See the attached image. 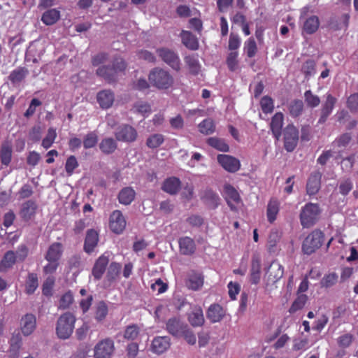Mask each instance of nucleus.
Here are the masks:
<instances>
[{
    "mask_svg": "<svg viewBox=\"0 0 358 358\" xmlns=\"http://www.w3.org/2000/svg\"><path fill=\"white\" fill-rule=\"evenodd\" d=\"M245 50L248 57H253L257 50V44L254 38H250L245 43Z\"/></svg>",
    "mask_w": 358,
    "mask_h": 358,
    "instance_id": "59",
    "label": "nucleus"
},
{
    "mask_svg": "<svg viewBox=\"0 0 358 358\" xmlns=\"http://www.w3.org/2000/svg\"><path fill=\"white\" fill-rule=\"evenodd\" d=\"M36 327V319L33 314H26L20 320V329L24 336L31 334Z\"/></svg>",
    "mask_w": 358,
    "mask_h": 358,
    "instance_id": "13",
    "label": "nucleus"
},
{
    "mask_svg": "<svg viewBox=\"0 0 358 358\" xmlns=\"http://www.w3.org/2000/svg\"><path fill=\"white\" fill-rule=\"evenodd\" d=\"M157 52L162 60L173 70H180V60L176 52L167 48H161L157 50Z\"/></svg>",
    "mask_w": 358,
    "mask_h": 358,
    "instance_id": "5",
    "label": "nucleus"
},
{
    "mask_svg": "<svg viewBox=\"0 0 358 358\" xmlns=\"http://www.w3.org/2000/svg\"><path fill=\"white\" fill-rule=\"evenodd\" d=\"M324 233L320 229H315L304 239L302 244L303 252L310 255L319 249L324 242Z\"/></svg>",
    "mask_w": 358,
    "mask_h": 358,
    "instance_id": "4",
    "label": "nucleus"
},
{
    "mask_svg": "<svg viewBox=\"0 0 358 358\" xmlns=\"http://www.w3.org/2000/svg\"><path fill=\"white\" fill-rule=\"evenodd\" d=\"M250 278L252 284L257 285L260 281L261 260L258 255H253L251 261Z\"/></svg>",
    "mask_w": 358,
    "mask_h": 358,
    "instance_id": "20",
    "label": "nucleus"
},
{
    "mask_svg": "<svg viewBox=\"0 0 358 358\" xmlns=\"http://www.w3.org/2000/svg\"><path fill=\"white\" fill-rule=\"evenodd\" d=\"M28 248L25 245H20L15 252L17 262H24L28 256Z\"/></svg>",
    "mask_w": 358,
    "mask_h": 358,
    "instance_id": "64",
    "label": "nucleus"
},
{
    "mask_svg": "<svg viewBox=\"0 0 358 358\" xmlns=\"http://www.w3.org/2000/svg\"><path fill=\"white\" fill-rule=\"evenodd\" d=\"M57 136L56 129L54 127H50L48 129L45 138L42 140L41 145L43 148L46 150L50 148L54 143Z\"/></svg>",
    "mask_w": 358,
    "mask_h": 358,
    "instance_id": "41",
    "label": "nucleus"
},
{
    "mask_svg": "<svg viewBox=\"0 0 358 358\" xmlns=\"http://www.w3.org/2000/svg\"><path fill=\"white\" fill-rule=\"evenodd\" d=\"M136 192L134 189L131 187H126L120 190L117 199L120 203L127 206L134 200Z\"/></svg>",
    "mask_w": 358,
    "mask_h": 358,
    "instance_id": "29",
    "label": "nucleus"
},
{
    "mask_svg": "<svg viewBox=\"0 0 358 358\" xmlns=\"http://www.w3.org/2000/svg\"><path fill=\"white\" fill-rule=\"evenodd\" d=\"M43 128L40 125L34 126L29 132V138L34 142H38L41 140Z\"/></svg>",
    "mask_w": 358,
    "mask_h": 358,
    "instance_id": "55",
    "label": "nucleus"
},
{
    "mask_svg": "<svg viewBox=\"0 0 358 358\" xmlns=\"http://www.w3.org/2000/svg\"><path fill=\"white\" fill-rule=\"evenodd\" d=\"M112 354V341L106 339L99 342L94 349L95 358H110Z\"/></svg>",
    "mask_w": 358,
    "mask_h": 358,
    "instance_id": "14",
    "label": "nucleus"
},
{
    "mask_svg": "<svg viewBox=\"0 0 358 358\" xmlns=\"http://www.w3.org/2000/svg\"><path fill=\"white\" fill-rule=\"evenodd\" d=\"M60 18V11L56 8H51L43 13L41 21L46 25L56 23Z\"/></svg>",
    "mask_w": 358,
    "mask_h": 358,
    "instance_id": "33",
    "label": "nucleus"
},
{
    "mask_svg": "<svg viewBox=\"0 0 358 358\" xmlns=\"http://www.w3.org/2000/svg\"><path fill=\"white\" fill-rule=\"evenodd\" d=\"M38 286V279L37 275L34 273H29L25 284L26 293L28 294H33L37 289Z\"/></svg>",
    "mask_w": 358,
    "mask_h": 358,
    "instance_id": "40",
    "label": "nucleus"
},
{
    "mask_svg": "<svg viewBox=\"0 0 358 358\" xmlns=\"http://www.w3.org/2000/svg\"><path fill=\"white\" fill-rule=\"evenodd\" d=\"M63 254V245L61 243L55 242L51 244L45 255L47 261L59 262Z\"/></svg>",
    "mask_w": 358,
    "mask_h": 358,
    "instance_id": "19",
    "label": "nucleus"
},
{
    "mask_svg": "<svg viewBox=\"0 0 358 358\" xmlns=\"http://www.w3.org/2000/svg\"><path fill=\"white\" fill-rule=\"evenodd\" d=\"M127 64L124 59L120 57L113 58V80L115 75L122 76L125 75Z\"/></svg>",
    "mask_w": 358,
    "mask_h": 358,
    "instance_id": "34",
    "label": "nucleus"
},
{
    "mask_svg": "<svg viewBox=\"0 0 358 358\" xmlns=\"http://www.w3.org/2000/svg\"><path fill=\"white\" fill-rule=\"evenodd\" d=\"M26 76V71L22 69H19L12 71L9 76V79L13 84L20 83Z\"/></svg>",
    "mask_w": 358,
    "mask_h": 358,
    "instance_id": "53",
    "label": "nucleus"
},
{
    "mask_svg": "<svg viewBox=\"0 0 358 358\" xmlns=\"http://www.w3.org/2000/svg\"><path fill=\"white\" fill-rule=\"evenodd\" d=\"M308 297L306 294H301L294 301L291 307L289 308V312L294 313L299 310H301L305 306L307 301Z\"/></svg>",
    "mask_w": 358,
    "mask_h": 358,
    "instance_id": "47",
    "label": "nucleus"
},
{
    "mask_svg": "<svg viewBox=\"0 0 358 358\" xmlns=\"http://www.w3.org/2000/svg\"><path fill=\"white\" fill-rule=\"evenodd\" d=\"M135 112L141 114L143 116H148L151 113V106L145 102H138L134 107Z\"/></svg>",
    "mask_w": 358,
    "mask_h": 358,
    "instance_id": "54",
    "label": "nucleus"
},
{
    "mask_svg": "<svg viewBox=\"0 0 358 358\" xmlns=\"http://www.w3.org/2000/svg\"><path fill=\"white\" fill-rule=\"evenodd\" d=\"M185 62L189 67V72L193 75H197L201 70V65L197 56L189 55L185 57Z\"/></svg>",
    "mask_w": 358,
    "mask_h": 358,
    "instance_id": "38",
    "label": "nucleus"
},
{
    "mask_svg": "<svg viewBox=\"0 0 358 358\" xmlns=\"http://www.w3.org/2000/svg\"><path fill=\"white\" fill-rule=\"evenodd\" d=\"M169 346V338L166 336L155 338L152 343V351L159 355L165 352Z\"/></svg>",
    "mask_w": 358,
    "mask_h": 358,
    "instance_id": "31",
    "label": "nucleus"
},
{
    "mask_svg": "<svg viewBox=\"0 0 358 358\" xmlns=\"http://www.w3.org/2000/svg\"><path fill=\"white\" fill-rule=\"evenodd\" d=\"M303 102L300 99H294L291 101L289 106V111L291 116L296 117L299 116L303 110Z\"/></svg>",
    "mask_w": 358,
    "mask_h": 358,
    "instance_id": "43",
    "label": "nucleus"
},
{
    "mask_svg": "<svg viewBox=\"0 0 358 358\" xmlns=\"http://www.w3.org/2000/svg\"><path fill=\"white\" fill-rule=\"evenodd\" d=\"M322 173L320 171H315L310 176L306 184V191L308 194H315L320 188Z\"/></svg>",
    "mask_w": 358,
    "mask_h": 358,
    "instance_id": "18",
    "label": "nucleus"
},
{
    "mask_svg": "<svg viewBox=\"0 0 358 358\" xmlns=\"http://www.w3.org/2000/svg\"><path fill=\"white\" fill-rule=\"evenodd\" d=\"M203 285V276L199 272L192 271L188 275L187 286L193 290L199 289Z\"/></svg>",
    "mask_w": 358,
    "mask_h": 358,
    "instance_id": "25",
    "label": "nucleus"
},
{
    "mask_svg": "<svg viewBox=\"0 0 358 358\" xmlns=\"http://www.w3.org/2000/svg\"><path fill=\"white\" fill-rule=\"evenodd\" d=\"M180 252L183 255H192L195 252L194 241L188 236L182 237L178 241Z\"/></svg>",
    "mask_w": 358,
    "mask_h": 358,
    "instance_id": "21",
    "label": "nucleus"
},
{
    "mask_svg": "<svg viewBox=\"0 0 358 358\" xmlns=\"http://www.w3.org/2000/svg\"><path fill=\"white\" fill-rule=\"evenodd\" d=\"M321 210L317 203H308L300 213L301 225L305 228L313 226L319 220Z\"/></svg>",
    "mask_w": 358,
    "mask_h": 358,
    "instance_id": "3",
    "label": "nucleus"
},
{
    "mask_svg": "<svg viewBox=\"0 0 358 358\" xmlns=\"http://www.w3.org/2000/svg\"><path fill=\"white\" fill-rule=\"evenodd\" d=\"M266 274L268 283L274 284L283 276V267L278 261H273L268 268Z\"/></svg>",
    "mask_w": 358,
    "mask_h": 358,
    "instance_id": "11",
    "label": "nucleus"
},
{
    "mask_svg": "<svg viewBox=\"0 0 358 358\" xmlns=\"http://www.w3.org/2000/svg\"><path fill=\"white\" fill-rule=\"evenodd\" d=\"M92 64L97 68L102 65H108L110 64L108 55L100 52L92 57Z\"/></svg>",
    "mask_w": 358,
    "mask_h": 358,
    "instance_id": "46",
    "label": "nucleus"
},
{
    "mask_svg": "<svg viewBox=\"0 0 358 358\" xmlns=\"http://www.w3.org/2000/svg\"><path fill=\"white\" fill-rule=\"evenodd\" d=\"M36 209V203L32 201H28L22 204L20 215L24 219H30L34 215Z\"/></svg>",
    "mask_w": 358,
    "mask_h": 358,
    "instance_id": "39",
    "label": "nucleus"
},
{
    "mask_svg": "<svg viewBox=\"0 0 358 358\" xmlns=\"http://www.w3.org/2000/svg\"><path fill=\"white\" fill-rule=\"evenodd\" d=\"M319 24L318 17L315 15L310 16L304 22L303 31L308 34H312L317 30Z\"/></svg>",
    "mask_w": 358,
    "mask_h": 358,
    "instance_id": "37",
    "label": "nucleus"
},
{
    "mask_svg": "<svg viewBox=\"0 0 358 358\" xmlns=\"http://www.w3.org/2000/svg\"><path fill=\"white\" fill-rule=\"evenodd\" d=\"M187 320L189 324L194 327L203 326L205 319L202 308L199 306H193L191 312L188 314Z\"/></svg>",
    "mask_w": 358,
    "mask_h": 358,
    "instance_id": "15",
    "label": "nucleus"
},
{
    "mask_svg": "<svg viewBox=\"0 0 358 358\" xmlns=\"http://www.w3.org/2000/svg\"><path fill=\"white\" fill-rule=\"evenodd\" d=\"M78 166V160L75 156L71 155L69 157L65 164V171L68 176H71Z\"/></svg>",
    "mask_w": 358,
    "mask_h": 358,
    "instance_id": "51",
    "label": "nucleus"
},
{
    "mask_svg": "<svg viewBox=\"0 0 358 358\" xmlns=\"http://www.w3.org/2000/svg\"><path fill=\"white\" fill-rule=\"evenodd\" d=\"M353 185L350 179L347 178L341 180L338 186L339 192L342 195H347L352 189Z\"/></svg>",
    "mask_w": 358,
    "mask_h": 358,
    "instance_id": "61",
    "label": "nucleus"
},
{
    "mask_svg": "<svg viewBox=\"0 0 358 358\" xmlns=\"http://www.w3.org/2000/svg\"><path fill=\"white\" fill-rule=\"evenodd\" d=\"M99 242V234L94 229H89L87 231L83 249L87 254L92 253Z\"/></svg>",
    "mask_w": 358,
    "mask_h": 358,
    "instance_id": "16",
    "label": "nucleus"
},
{
    "mask_svg": "<svg viewBox=\"0 0 358 358\" xmlns=\"http://www.w3.org/2000/svg\"><path fill=\"white\" fill-rule=\"evenodd\" d=\"M108 262V256H106L105 255H101L96 260L92 269V275L95 279L99 280L101 278L105 273Z\"/></svg>",
    "mask_w": 358,
    "mask_h": 358,
    "instance_id": "22",
    "label": "nucleus"
},
{
    "mask_svg": "<svg viewBox=\"0 0 358 358\" xmlns=\"http://www.w3.org/2000/svg\"><path fill=\"white\" fill-rule=\"evenodd\" d=\"M180 180L176 177H171L164 180L162 189L169 194H176L180 188Z\"/></svg>",
    "mask_w": 358,
    "mask_h": 358,
    "instance_id": "23",
    "label": "nucleus"
},
{
    "mask_svg": "<svg viewBox=\"0 0 358 358\" xmlns=\"http://www.w3.org/2000/svg\"><path fill=\"white\" fill-rule=\"evenodd\" d=\"M12 145L9 141H4L0 148V160L3 165L7 166L12 159Z\"/></svg>",
    "mask_w": 358,
    "mask_h": 358,
    "instance_id": "30",
    "label": "nucleus"
},
{
    "mask_svg": "<svg viewBox=\"0 0 358 358\" xmlns=\"http://www.w3.org/2000/svg\"><path fill=\"white\" fill-rule=\"evenodd\" d=\"M262 110L265 113H271L273 110V102L271 97L264 96L260 101Z\"/></svg>",
    "mask_w": 358,
    "mask_h": 358,
    "instance_id": "56",
    "label": "nucleus"
},
{
    "mask_svg": "<svg viewBox=\"0 0 358 358\" xmlns=\"http://www.w3.org/2000/svg\"><path fill=\"white\" fill-rule=\"evenodd\" d=\"M73 314L66 312L58 319L56 326V333L61 339H67L72 334L76 322Z\"/></svg>",
    "mask_w": 358,
    "mask_h": 358,
    "instance_id": "2",
    "label": "nucleus"
},
{
    "mask_svg": "<svg viewBox=\"0 0 358 358\" xmlns=\"http://www.w3.org/2000/svg\"><path fill=\"white\" fill-rule=\"evenodd\" d=\"M181 337H183L189 345H194L196 343V336L192 330L189 327L187 324L186 326V328H185L184 330L182 331Z\"/></svg>",
    "mask_w": 358,
    "mask_h": 358,
    "instance_id": "62",
    "label": "nucleus"
},
{
    "mask_svg": "<svg viewBox=\"0 0 358 358\" xmlns=\"http://www.w3.org/2000/svg\"><path fill=\"white\" fill-rule=\"evenodd\" d=\"M199 131L201 133L208 135L214 132L215 126L213 121L211 119H206L199 124Z\"/></svg>",
    "mask_w": 358,
    "mask_h": 358,
    "instance_id": "49",
    "label": "nucleus"
},
{
    "mask_svg": "<svg viewBox=\"0 0 358 358\" xmlns=\"http://www.w3.org/2000/svg\"><path fill=\"white\" fill-rule=\"evenodd\" d=\"M96 75L103 80L110 83L112 81V66L110 64L108 65H102L97 68Z\"/></svg>",
    "mask_w": 358,
    "mask_h": 358,
    "instance_id": "35",
    "label": "nucleus"
},
{
    "mask_svg": "<svg viewBox=\"0 0 358 358\" xmlns=\"http://www.w3.org/2000/svg\"><path fill=\"white\" fill-rule=\"evenodd\" d=\"M73 296L71 292H68L62 295L60 299L59 308L61 309H66L73 303Z\"/></svg>",
    "mask_w": 358,
    "mask_h": 358,
    "instance_id": "60",
    "label": "nucleus"
},
{
    "mask_svg": "<svg viewBox=\"0 0 358 358\" xmlns=\"http://www.w3.org/2000/svg\"><path fill=\"white\" fill-rule=\"evenodd\" d=\"M336 101V98L333 96L331 94H327L326 100L322 103L320 110V115L317 122L319 124H322L327 120L335 107Z\"/></svg>",
    "mask_w": 358,
    "mask_h": 358,
    "instance_id": "8",
    "label": "nucleus"
},
{
    "mask_svg": "<svg viewBox=\"0 0 358 358\" xmlns=\"http://www.w3.org/2000/svg\"><path fill=\"white\" fill-rule=\"evenodd\" d=\"M168 332L175 337H181L182 331L186 328L187 324L176 317L168 320L166 324Z\"/></svg>",
    "mask_w": 358,
    "mask_h": 358,
    "instance_id": "12",
    "label": "nucleus"
},
{
    "mask_svg": "<svg viewBox=\"0 0 358 358\" xmlns=\"http://www.w3.org/2000/svg\"><path fill=\"white\" fill-rule=\"evenodd\" d=\"M180 37L182 44L188 49L196 50L199 48L198 40L190 31L182 30Z\"/></svg>",
    "mask_w": 358,
    "mask_h": 358,
    "instance_id": "26",
    "label": "nucleus"
},
{
    "mask_svg": "<svg viewBox=\"0 0 358 358\" xmlns=\"http://www.w3.org/2000/svg\"><path fill=\"white\" fill-rule=\"evenodd\" d=\"M164 141L162 134H155L149 136L146 141V145L152 149L159 147Z\"/></svg>",
    "mask_w": 358,
    "mask_h": 358,
    "instance_id": "45",
    "label": "nucleus"
},
{
    "mask_svg": "<svg viewBox=\"0 0 358 358\" xmlns=\"http://www.w3.org/2000/svg\"><path fill=\"white\" fill-rule=\"evenodd\" d=\"M55 279L53 276H48L43 284V294L45 296H50L52 294V288L55 284Z\"/></svg>",
    "mask_w": 358,
    "mask_h": 358,
    "instance_id": "58",
    "label": "nucleus"
},
{
    "mask_svg": "<svg viewBox=\"0 0 358 358\" xmlns=\"http://www.w3.org/2000/svg\"><path fill=\"white\" fill-rule=\"evenodd\" d=\"M98 141V137L94 132L87 134L83 140V146L85 149L94 147Z\"/></svg>",
    "mask_w": 358,
    "mask_h": 358,
    "instance_id": "52",
    "label": "nucleus"
},
{
    "mask_svg": "<svg viewBox=\"0 0 358 358\" xmlns=\"http://www.w3.org/2000/svg\"><path fill=\"white\" fill-rule=\"evenodd\" d=\"M304 98L308 106L310 108H315L319 106L320 103L319 96L313 94L310 90H307L305 92Z\"/></svg>",
    "mask_w": 358,
    "mask_h": 358,
    "instance_id": "50",
    "label": "nucleus"
},
{
    "mask_svg": "<svg viewBox=\"0 0 358 358\" xmlns=\"http://www.w3.org/2000/svg\"><path fill=\"white\" fill-rule=\"evenodd\" d=\"M284 147L287 152H292L299 141V131L292 124L287 125L283 130Z\"/></svg>",
    "mask_w": 358,
    "mask_h": 358,
    "instance_id": "6",
    "label": "nucleus"
},
{
    "mask_svg": "<svg viewBox=\"0 0 358 358\" xmlns=\"http://www.w3.org/2000/svg\"><path fill=\"white\" fill-rule=\"evenodd\" d=\"M283 124V115L282 113H276L271 119L270 124L272 133L277 141L281 136V129Z\"/></svg>",
    "mask_w": 358,
    "mask_h": 358,
    "instance_id": "24",
    "label": "nucleus"
},
{
    "mask_svg": "<svg viewBox=\"0 0 358 358\" xmlns=\"http://www.w3.org/2000/svg\"><path fill=\"white\" fill-rule=\"evenodd\" d=\"M138 134L136 130L129 124H123L117 128L115 137L117 141L131 143L136 141Z\"/></svg>",
    "mask_w": 358,
    "mask_h": 358,
    "instance_id": "7",
    "label": "nucleus"
},
{
    "mask_svg": "<svg viewBox=\"0 0 358 358\" xmlns=\"http://www.w3.org/2000/svg\"><path fill=\"white\" fill-rule=\"evenodd\" d=\"M15 257L14 251H7L0 261V272H5L11 268L17 262Z\"/></svg>",
    "mask_w": 358,
    "mask_h": 358,
    "instance_id": "28",
    "label": "nucleus"
},
{
    "mask_svg": "<svg viewBox=\"0 0 358 358\" xmlns=\"http://www.w3.org/2000/svg\"><path fill=\"white\" fill-rule=\"evenodd\" d=\"M347 107L351 113L358 112V92L351 94L348 98Z\"/></svg>",
    "mask_w": 358,
    "mask_h": 358,
    "instance_id": "57",
    "label": "nucleus"
},
{
    "mask_svg": "<svg viewBox=\"0 0 358 358\" xmlns=\"http://www.w3.org/2000/svg\"><path fill=\"white\" fill-rule=\"evenodd\" d=\"M224 192L227 196L226 200L227 204L230 206L231 209H233L234 207L229 199H231L235 202H238L240 199L239 194L235 188L231 185H226L224 186Z\"/></svg>",
    "mask_w": 358,
    "mask_h": 358,
    "instance_id": "42",
    "label": "nucleus"
},
{
    "mask_svg": "<svg viewBox=\"0 0 358 358\" xmlns=\"http://www.w3.org/2000/svg\"><path fill=\"white\" fill-rule=\"evenodd\" d=\"M225 315V310L217 304L213 303L209 306L206 312V317L212 322H220Z\"/></svg>",
    "mask_w": 358,
    "mask_h": 358,
    "instance_id": "17",
    "label": "nucleus"
},
{
    "mask_svg": "<svg viewBox=\"0 0 358 358\" xmlns=\"http://www.w3.org/2000/svg\"><path fill=\"white\" fill-rule=\"evenodd\" d=\"M202 202L210 209H215L220 204L219 195L210 188H206L200 193Z\"/></svg>",
    "mask_w": 358,
    "mask_h": 358,
    "instance_id": "10",
    "label": "nucleus"
},
{
    "mask_svg": "<svg viewBox=\"0 0 358 358\" xmlns=\"http://www.w3.org/2000/svg\"><path fill=\"white\" fill-rule=\"evenodd\" d=\"M127 222L120 210H113V233L122 234L125 227Z\"/></svg>",
    "mask_w": 358,
    "mask_h": 358,
    "instance_id": "27",
    "label": "nucleus"
},
{
    "mask_svg": "<svg viewBox=\"0 0 358 358\" xmlns=\"http://www.w3.org/2000/svg\"><path fill=\"white\" fill-rule=\"evenodd\" d=\"M96 100L101 108H109L112 106V92L110 90L100 91L96 95Z\"/></svg>",
    "mask_w": 358,
    "mask_h": 358,
    "instance_id": "32",
    "label": "nucleus"
},
{
    "mask_svg": "<svg viewBox=\"0 0 358 358\" xmlns=\"http://www.w3.org/2000/svg\"><path fill=\"white\" fill-rule=\"evenodd\" d=\"M217 159L222 167L228 172L235 173L240 169V161L233 156L220 154Z\"/></svg>",
    "mask_w": 358,
    "mask_h": 358,
    "instance_id": "9",
    "label": "nucleus"
},
{
    "mask_svg": "<svg viewBox=\"0 0 358 358\" xmlns=\"http://www.w3.org/2000/svg\"><path fill=\"white\" fill-rule=\"evenodd\" d=\"M208 144L212 148L224 152L229 151V146L222 138L210 137L207 140Z\"/></svg>",
    "mask_w": 358,
    "mask_h": 358,
    "instance_id": "36",
    "label": "nucleus"
},
{
    "mask_svg": "<svg viewBox=\"0 0 358 358\" xmlns=\"http://www.w3.org/2000/svg\"><path fill=\"white\" fill-rule=\"evenodd\" d=\"M278 210V202L271 200L267 206V217L269 222L272 223L276 219Z\"/></svg>",
    "mask_w": 358,
    "mask_h": 358,
    "instance_id": "48",
    "label": "nucleus"
},
{
    "mask_svg": "<svg viewBox=\"0 0 358 358\" xmlns=\"http://www.w3.org/2000/svg\"><path fill=\"white\" fill-rule=\"evenodd\" d=\"M107 313L108 308L106 305L103 302H100L96 307L95 313L96 320L99 322L103 320L106 317Z\"/></svg>",
    "mask_w": 358,
    "mask_h": 358,
    "instance_id": "63",
    "label": "nucleus"
},
{
    "mask_svg": "<svg viewBox=\"0 0 358 358\" xmlns=\"http://www.w3.org/2000/svg\"><path fill=\"white\" fill-rule=\"evenodd\" d=\"M301 71L307 80L315 75L316 73L315 61L313 59L306 61L301 66Z\"/></svg>",
    "mask_w": 358,
    "mask_h": 358,
    "instance_id": "44",
    "label": "nucleus"
},
{
    "mask_svg": "<svg viewBox=\"0 0 358 358\" xmlns=\"http://www.w3.org/2000/svg\"><path fill=\"white\" fill-rule=\"evenodd\" d=\"M150 83L159 90H166L173 84V78L170 73L161 68H155L149 73Z\"/></svg>",
    "mask_w": 358,
    "mask_h": 358,
    "instance_id": "1",
    "label": "nucleus"
}]
</instances>
